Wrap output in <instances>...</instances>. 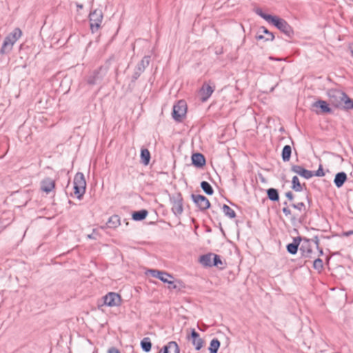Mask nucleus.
<instances>
[{
    "label": "nucleus",
    "instance_id": "f257e3e1",
    "mask_svg": "<svg viewBox=\"0 0 353 353\" xmlns=\"http://www.w3.org/2000/svg\"><path fill=\"white\" fill-rule=\"evenodd\" d=\"M327 96L333 106L345 110L353 109V100L344 92L338 89H330L327 91Z\"/></svg>",
    "mask_w": 353,
    "mask_h": 353
},
{
    "label": "nucleus",
    "instance_id": "f03ea898",
    "mask_svg": "<svg viewBox=\"0 0 353 353\" xmlns=\"http://www.w3.org/2000/svg\"><path fill=\"white\" fill-rule=\"evenodd\" d=\"M256 13L260 16L261 18L265 19L269 23L274 26L276 28H278L280 31L283 32L288 37H291L294 34V31L292 27L288 24V23L277 16H272L271 14L264 13L261 9H256Z\"/></svg>",
    "mask_w": 353,
    "mask_h": 353
},
{
    "label": "nucleus",
    "instance_id": "7ed1b4c3",
    "mask_svg": "<svg viewBox=\"0 0 353 353\" xmlns=\"http://www.w3.org/2000/svg\"><path fill=\"white\" fill-rule=\"evenodd\" d=\"M108 1L99 0L97 7H94L89 14L90 30L92 33L98 31L103 19V11L106 10Z\"/></svg>",
    "mask_w": 353,
    "mask_h": 353
},
{
    "label": "nucleus",
    "instance_id": "20e7f679",
    "mask_svg": "<svg viewBox=\"0 0 353 353\" xmlns=\"http://www.w3.org/2000/svg\"><path fill=\"white\" fill-rule=\"evenodd\" d=\"M21 30L19 28H17L7 37H6L1 48L0 50V53L1 54H9L12 50L14 44L21 37Z\"/></svg>",
    "mask_w": 353,
    "mask_h": 353
},
{
    "label": "nucleus",
    "instance_id": "39448f33",
    "mask_svg": "<svg viewBox=\"0 0 353 353\" xmlns=\"http://www.w3.org/2000/svg\"><path fill=\"white\" fill-rule=\"evenodd\" d=\"M73 183L74 194L78 199H81L85 194L86 188V182L83 174L77 172L74 176Z\"/></svg>",
    "mask_w": 353,
    "mask_h": 353
},
{
    "label": "nucleus",
    "instance_id": "423d86ee",
    "mask_svg": "<svg viewBox=\"0 0 353 353\" xmlns=\"http://www.w3.org/2000/svg\"><path fill=\"white\" fill-rule=\"evenodd\" d=\"M186 112V103L183 100H180L173 106L172 117L176 121L181 122L185 117Z\"/></svg>",
    "mask_w": 353,
    "mask_h": 353
},
{
    "label": "nucleus",
    "instance_id": "0eeeda50",
    "mask_svg": "<svg viewBox=\"0 0 353 353\" xmlns=\"http://www.w3.org/2000/svg\"><path fill=\"white\" fill-rule=\"evenodd\" d=\"M172 211L175 215H180L183 211V197L181 193L176 192L170 196Z\"/></svg>",
    "mask_w": 353,
    "mask_h": 353
},
{
    "label": "nucleus",
    "instance_id": "6e6552de",
    "mask_svg": "<svg viewBox=\"0 0 353 353\" xmlns=\"http://www.w3.org/2000/svg\"><path fill=\"white\" fill-rule=\"evenodd\" d=\"M107 72V68L100 67L94 70L88 77L87 83L90 85H94L101 82Z\"/></svg>",
    "mask_w": 353,
    "mask_h": 353
},
{
    "label": "nucleus",
    "instance_id": "1a4fd4ad",
    "mask_svg": "<svg viewBox=\"0 0 353 353\" xmlns=\"http://www.w3.org/2000/svg\"><path fill=\"white\" fill-rule=\"evenodd\" d=\"M149 63L150 57H144L136 66V68L132 77V81H136L140 77V75L143 72L145 69L149 65Z\"/></svg>",
    "mask_w": 353,
    "mask_h": 353
},
{
    "label": "nucleus",
    "instance_id": "9d476101",
    "mask_svg": "<svg viewBox=\"0 0 353 353\" xmlns=\"http://www.w3.org/2000/svg\"><path fill=\"white\" fill-rule=\"evenodd\" d=\"M104 303L110 307L119 306L121 303L120 295L115 292H109L104 297Z\"/></svg>",
    "mask_w": 353,
    "mask_h": 353
},
{
    "label": "nucleus",
    "instance_id": "9b49d317",
    "mask_svg": "<svg viewBox=\"0 0 353 353\" xmlns=\"http://www.w3.org/2000/svg\"><path fill=\"white\" fill-rule=\"evenodd\" d=\"M149 272L152 276L160 279L163 283L172 284L173 276L171 274L157 270H150Z\"/></svg>",
    "mask_w": 353,
    "mask_h": 353
},
{
    "label": "nucleus",
    "instance_id": "f8f14e48",
    "mask_svg": "<svg viewBox=\"0 0 353 353\" xmlns=\"http://www.w3.org/2000/svg\"><path fill=\"white\" fill-rule=\"evenodd\" d=\"M191 196L193 201L201 210H205L210 208V201L205 196L192 194Z\"/></svg>",
    "mask_w": 353,
    "mask_h": 353
},
{
    "label": "nucleus",
    "instance_id": "ddd939ff",
    "mask_svg": "<svg viewBox=\"0 0 353 353\" xmlns=\"http://www.w3.org/2000/svg\"><path fill=\"white\" fill-rule=\"evenodd\" d=\"M214 91V87H212L207 83H204L199 90L201 100L203 102L206 101Z\"/></svg>",
    "mask_w": 353,
    "mask_h": 353
},
{
    "label": "nucleus",
    "instance_id": "4468645a",
    "mask_svg": "<svg viewBox=\"0 0 353 353\" xmlns=\"http://www.w3.org/2000/svg\"><path fill=\"white\" fill-rule=\"evenodd\" d=\"M55 188V181L51 178H46L41 182V190L49 194Z\"/></svg>",
    "mask_w": 353,
    "mask_h": 353
},
{
    "label": "nucleus",
    "instance_id": "2eb2a0df",
    "mask_svg": "<svg viewBox=\"0 0 353 353\" xmlns=\"http://www.w3.org/2000/svg\"><path fill=\"white\" fill-rule=\"evenodd\" d=\"M291 170L306 179H309L314 176V174L312 171L307 170L300 165H292Z\"/></svg>",
    "mask_w": 353,
    "mask_h": 353
},
{
    "label": "nucleus",
    "instance_id": "dca6fc26",
    "mask_svg": "<svg viewBox=\"0 0 353 353\" xmlns=\"http://www.w3.org/2000/svg\"><path fill=\"white\" fill-rule=\"evenodd\" d=\"M300 251L302 255L305 258H314L313 252L311 248L310 241L305 239L301 245Z\"/></svg>",
    "mask_w": 353,
    "mask_h": 353
},
{
    "label": "nucleus",
    "instance_id": "f3484780",
    "mask_svg": "<svg viewBox=\"0 0 353 353\" xmlns=\"http://www.w3.org/2000/svg\"><path fill=\"white\" fill-rule=\"evenodd\" d=\"M192 164L198 168H201L205 164V159L200 153L193 154L192 156Z\"/></svg>",
    "mask_w": 353,
    "mask_h": 353
},
{
    "label": "nucleus",
    "instance_id": "a211bd4d",
    "mask_svg": "<svg viewBox=\"0 0 353 353\" xmlns=\"http://www.w3.org/2000/svg\"><path fill=\"white\" fill-rule=\"evenodd\" d=\"M214 254L208 253L200 256L199 262L205 267H212Z\"/></svg>",
    "mask_w": 353,
    "mask_h": 353
},
{
    "label": "nucleus",
    "instance_id": "6ab92c4d",
    "mask_svg": "<svg viewBox=\"0 0 353 353\" xmlns=\"http://www.w3.org/2000/svg\"><path fill=\"white\" fill-rule=\"evenodd\" d=\"M301 238L300 236L294 238L293 242L287 245V250L292 254H295L297 252L299 245H300Z\"/></svg>",
    "mask_w": 353,
    "mask_h": 353
},
{
    "label": "nucleus",
    "instance_id": "aec40b11",
    "mask_svg": "<svg viewBox=\"0 0 353 353\" xmlns=\"http://www.w3.org/2000/svg\"><path fill=\"white\" fill-rule=\"evenodd\" d=\"M191 336L193 339L192 343L195 346L196 350H199L203 344V341L199 337V334L193 330L191 333Z\"/></svg>",
    "mask_w": 353,
    "mask_h": 353
},
{
    "label": "nucleus",
    "instance_id": "412c9836",
    "mask_svg": "<svg viewBox=\"0 0 353 353\" xmlns=\"http://www.w3.org/2000/svg\"><path fill=\"white\" fill-rule=\"evenodd\" d=\"M313 107L319 108L323 113H330L332 110L326 101L319 100L313 103Z\"/></svg>",
    "mask_w": 353,
    "mask_h": 353
},
{
    "label": "nucleus",
    "instance_id": "4be33fe9",
    "mask_svg": "<svg viewBox=\"0 0 353 353\" xmlns=\"http://www.w3.org/2000/svg\"><path fill=\"white\" fill-rule=\"evenodd\" d=\"M347 179V175L345 172H341L336 174L334 182L337 188H341Z\"/></svg>",
    "mask_w": 353,
    "mask_h": 353
},
{
    "label": "nucleus",
    "instance_id": "5701e85b",
    "mask_svg": "<svg viewBox=\"0 0 353 353\" xmlns=\"http://www.w3.org/2000/svg\"><path fill=\"white\" fill-rule=\"evenodd\" d=\"M163 350L168 353H179V348L177 343L174 341H170L164 346Z\"/></svg>",
    "mask_w": 353,
    "mask_h": 353
},
{
    "label": "nucleus",
    "instance_id": "b1692460",
    "mask_svg": "<svg viewBox=\"0 0 353 353\" xmlns=\"http://www.w3.org/2000/svg\"><path fill=\"white\" fill-rule=\"evenodd\" d=\"M148 212L146 210L135 211L132 214V219L135 221L143 220L148 215Z\"/></svg>",
    "mask_w": 353,
    "mask_h": 353
},
{
    "label": "nucleus",
    "instance_id": "393cba45",
    "mask_svg": "<svg viewBox=\"0 0 353 353\" xmlns=\"http://www.w3.org/2000/svg\"><path fill=\"white\" fill-rule=\"evenodd\" d=\"M108 227L110 228H115L120 225V218L117 215H113L110 217L108 223Z\"/></svg>",
    "mask_w": 353,
    "mask_h": 353
},
{
    "label": "nucleus",
    "instance_id": "a878e982",
    "mask_svg": "<svg viewBox=\"0 0 353 353\" xmlns=\"http://www.w3.org/2000/svg\"><path fill=\"white\" fill-rule=\"evenodd\" d=\"M291 153H292L291 146L289 145H285L282 150L283 161L285 162L288 161L290 159Z\"/></svg>",
    "mask_w": 353,
    "mask_h": 353
},
{
    "label": "nucleus",
    "instance_id": "bb28decb",
    "mask_svg": "<svg viewBox=\"0 0 353 353\" xmlns=\"http://www.w3.org/2000/svg\"><path fill=\"white\" fill-rule=\"evenodd\" d=\"M268 197L270 200L277 201L279 199L278 190L275 188H269L267 190Z\"/></svg>",
    "mask_w": 353,
    "mask_h": 353
},
{
    "label": "nucleus",
    "instance_id": "cd10ccee",
    "mask_svg": "<svg viewBox=\"0 0 353 353\" xmlns=\"http://www.w3.org/2000/svg\"><path fill=\"white\" fill-rule=\"evenodd\" d=\"M141 347L143 351L146 352H150L152 348V343L150 339L148 337L143 338L141 341Z\"/></svg>",
    "mask_w": 353,
    "mask_h": 353
},
{
    "label": "nucleus",
    "instance_id": "c85d7f7f",
    "mask_svg": "<svg viewBox=\"0 0 353 353\" xmlns=\"http://www.w3.org/2000/svg\"><path fill=\"white\" fill-rule=\"evenodd\" d=\"M141 161L144 165H148L150 159V154L148 149H141Z\"/></svg>",
    "mask_w": 353,
    "mask_h": 353
},
{
    "label": "nucleus",
    "instance_id": "c756f323",
    "mask_svg": "<svg viewBox=\"0 0 353 353\" xmlns=\"http://www.w3.org/2000/svg\"><path fill=\"white\" fill-rule=\"evenodd\" d=\"M220 347V342L217 339H214L211 341L209 350L210 353H217Z\"/></svg>",
    "mask_w": 353,
    "mask_h": 353
},
{
    "label": "nucleus",
    "instance_id": "7c9ffc66",
    "mask_svg": "<svg viewBox=\"0 0 353 353\" xmlns=\"http://www.w3.org/2000/svg\"><path fill=\"white\" fill-rule=\"evenodd\" d=\"M201 187L202 190L208 195H212L214 192L212 187L207 181H202L201 183Z\"/></svg>",
    "mask_w": 353,
    "mask_h": 353
},
{
    "label": "nucleus",
    "instance_id": "2f4dec72",
    "mask_svg": "<svg viewBox=\"0 0 353 353\" xmlns=\"http://www.w3.org/2000/svg\"><path fill=\"white\" fill-rule=\"evenodd\" d=\"M212 266H215L220 270H222L224 268V263L221 261L220 256L217 254L214 255L213 261H212Z\"/></svg>",
    "mask_w": 353,
    "mask_h": 353
},
{
    "label": "nucleus",
    "instance_id": "473e14b6",
    "mask_svg": "<svg viewBox=\"0 0 353 353\" xmlns=\"http://www.w3.org/2000/svg\"><path fill=\"white\" fill-rule=\"evenodd\" d=\"M223 211L226 216L231 219H233L236 216L235 212L230 207L225 204H224L223 206Z\"/></svg>",
    "mask_w": 353,
    "mask_h": 353
},
{
    "label": "nucleus",
    "instance_id": "72a5a7b5",
    "mask_svg": "<svg viewBox=\"0 0 353 353\" xmlns=\"http://www.w3.org/2000/svg\"><path fill=\"white\" fill-rule=\"evenodd\" d=\"M292 189L296 192H300L302 190L301 185L299 182V179L296 176H293L292 178Z\"/></svg>",
    "mask_w": 353,
    "mask_h": 353
},
{
    "label": "nucleus",
    "instance_id": "f704fd0d",
    "mask_svg": "<svg viewBox=\"0 0 353 353\" xmlns=\"http://www.w3.org/2000/svg\"><path fill=\"white\" fill-rule=\"evenodd\" d=\"M261 30L263 31V33H265L266 34L265 41H273L274 40V36L272 32H270L265 27H261Z\"/></svg>",
    "mask_w": 353,
    "mask_h": 353
},
{
    "label": "nucleus",
    "instance_id": "c9c22d12",
    "mask_svg": "<svg viewBox=\"0 0 353 353\" xmlns=\"http://www.w3.org/2000/svg\"><path fill=\"white\" fill-rule=\"evenodd\" d=\"M323 267V261L319 259V258H317L316 259H314V263H313V268L317 270H322Z\"/></svg>",
    "mask_w": 353,
    "mask_h": 353
},
{
    "label": "nucleus",
    "instance_id": "e433bc0d",
    "mask_svg": "<svg viewBox=\"0 0 353 353\" xmlns=\"http://www.w3.org/2000/svg\"><path fill=\"white\" fill-rule=\"evenodd\" d=\"M292 208L298 210L299 211H304L305 210V204L303 202H298L296 203H292L291 205Z\"/></svg>",
    "mask_w": 353,
    "mask_h": 353
},
{
    "label": "nucleus",
    "instance_id": "4c0bfd02",
    "mask_svg": "<svg viewBox=\"0 0 353 353\" xmlns=\"http://www.w3.org/2000/svg\"><path fill=\"white\" fill-rule=\"evenodd\" d=\"M325 175V173L323 172V169L321 165H320L319 169L315 172L314 174V176H323Z\"/></svg>",
    "mask_w": 353,
    "mask_h": 353
},
{
    "label": "nucleus",
    "instance_id": "58836bf2",
    "mask_svg": "<svg viewBox=\"0 0 353 353\" xmlns=\"http://www.w3.org/2000/svg\"><path fill=\"white\" fill-rule=\"evenodd\" d=\"M283 212L284 213V214L285 216H289L291 214V211L289 209L288 207H284L282 210Z\"/></svg>",
    "mask_w": 353,
    "mask_h": 353
},
{
    "label": "nucleus",
    "instance_id": "ea45409f",
    "mask_svg": "<svg viewBox=\"0 0 353 353\" xmlns=\"http://www.w3.org/2000/svg\"><path fill=\"white\" fill-rule=\"evenodd\" d=\"M108 353H120V352L117 348L112 347L108 350Z\"/></svg>",
    "mask_w": 353,
    "mask_h": 353
},
{
    "label": "nucleus",
    "instance_id": "a19ab883",
    "mask_svg": "<svg viewBox=\"0 0 353 353\" xmlns=\"http://www.w3.org/2000/svg\"><path fill=\"white\" fill-rule=\"evenodd\" d=\"M285 196L290 201H292L294 199V195L291 192H286Z\"/></svg>",
    "mask_w": 353,
    "mask_h": 353
},
{
    "label": "nucleus",
    "instance_id": "79ce46f5",
    "mask_svg": "<svg viewBox=\"0 0 353 353\" xmlns=\"http://www.w3.org/2000/svg\"><path fill=\"white\" fill-rule=\"evenodd\" d=\"M312 241H314V243H315L316 246L317 248H319V239L317 236H315L313 239H312Z\"/></svg>",
    "mask_w": 353,
    "mask_h": 353
},
{
    "label": "nucleus",
    "instance_id": "37998d69",
    "mask_svg": "<svg viewBox=\"0 0 353 353\" xmlns=\"http://www.w3.org/2000/svg\"><path fill=\"white\" fill-rule=\"evenodd\" d=\"M265 37H265V36H263V35L259 34V35H257V36L256 37V39L257 40H261V39H265Z\"/></svg>",
    "mask_w": 353,
    "mask_h": 353
},
{
    "label": "nucleus",
    "instance_id": "c03bdc74",
    "mask_svg": "<svg viewBox=\"0 0 353 353\" xmlns=\"http://www.w3.org/2000/svg\"><path fill=\"white\" fill-rule=\"evenodd\" d=\"M170 289H176V285L172 281V284H170L169 287Z\"/></svg>",
    "mask_w": 353,
    "mask_h": 353
},
{
    "label": "nucleus",
    "instance_id": "a18cd8bd",
    "mask_svg": "<svg viewBox=\"0 0 353 353\" xmlns=\"http://www.w3.org/2000/svg\"><path fill=\"white\" fill-rule=\"evenodd\" d=\"M77 8H80V9H82V8H83V5H82V4L77 3Z\"/></svg>",
    "mask_w": 353,
    "mask_h": 353
},
{
    "label": "nucleus",
    "instance_id": "49530a36",
    "mask_svg": "<svg viewBox=\"0 0 353 353\" xmlns=\"http://www.w3.org/2000/svg\"><path fill=\"white\" fill-rule=\"evenodd\" d=\"M87 236H88V239H94V237L93 236L92 234H88Z\"/></svg>",
    "mask_w": 353,
    "mask_h": 353
},
{
    "label": "nucleus",
    "instance_id": "de8ad7c7",
    "mask_svg": "<svg viewBox=\"0 0 353 353\" xmlns=\"http://www.w3.org/2000/svg\"><path fill=\"white\" fill-rule=\"evenodd\" d=\"M292 219V223H294V222L296 220V216H293L292 217V219Z\"/></svg>",
    "mask_w": 353,
    "mask_h": 353
},
{
    "label": "nucleus",
    "instance_id": "09e8293b",
    "mask_svg": "<svg viewBox=\"0 0 353 353\" xmlns=\"http://www.w3.org/2000/svg\"><path fill=\"white\" fill-rule=\"evenodd\" d=\"M351 53L353 55V45L350 46Z\"/></svg>",
    "mask_w": 353,
    "mask_h": 353
},
{
    "label": "nucleus",
    "instance_id": "8fccbe9b",
    "mask_svg": "<svg viewBox=\"0 0 353 353\" xmlns=\"http://www.w3.org/2000/svg\"><path fill=\"white\" fill-rule=\"evenodd\" d=\"M283 204H284L285 205H286V206L288 205L287 202H284V203H283Z\"/></svg>",
    "mask_w": 353,
    "mask_h": 353
},
{
    "label": "nucleus",
    "instance_id": "3c124183",
    "mask_svg": "<svg viewBox=\"0 0 353 353\" xmlns=\"http://www.w3.org/2000/svg\"><path fill=\"white\" fill-rule=\"evenodd\" d=\"M320 253L322 254H323V251L322 250H320Z\"/></svg>",
    "mask_w": 353,
    "mask_h": 353
},
{
    "label": "nucleus",
    "instance_id": "603ef678",
    "mask_svg": "<svg viewBox=\"0 0 353 353\" xmlns=\"http://www.w3.org/2000/svg\"><path fill=\"white\" fill-rule=\"evenodd\" d=\"M163 353H168L167 352H165L164 350H163Z\"/></svg>",
    "mask_w": 353,
    "mask_h": 353
},
{
    "label": "nucleus",
    "instance_id": "864d4df0",
    "mask_svg": "<svg viewBox=\"0 0 353 353\" xmlns=\"http://www.w3.org/2000/svg\"><path fill=\"white\" fill-rule=\"evenodd\" d=\"M351 233L353 234V231H352Z\"/></svg>",
    "mask_w": 353,
    "mask_h": 353
}]
</instances>
